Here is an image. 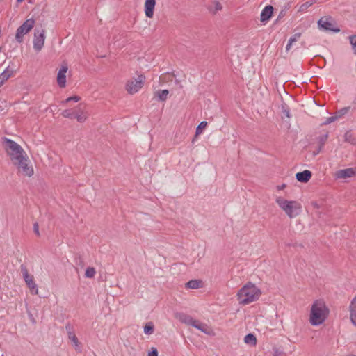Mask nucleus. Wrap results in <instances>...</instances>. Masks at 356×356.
Listing matches in <instances>:
<instances>
[{
  "label": "nucleus",
  "mask_w": 356,
  "mask_h": 356,
  "mask_svg": "<svg viewBox=\"0 0 356 356\" xmlns=\"http://www.w3.org/2000/svg\"><path fill=\"white\" fill-rule=\"evenodd\" d=\"M330 309L323 300H314L310 306L308 321L311 325L317 327L322 325L327 321Z\"/></svg>",
  "instance_id": "nucleus-1"
},
{
  "label": "nucleus",
  "mask_w": 356,
  "mask_h": 356,
  "mask_svg": "<svg viewBox=\"0 0 356 356\" xmlns=\"http://www.w3.org/2000/svg\"><path fill=\"white\" fill-rule=\"evenodd\" d=\"M261 293V289L255 284L248 282L237 291L236 297L238 304L244 306L257 302Z\"/></svg>",
  "instance_id": "nucleus-2"
},
{
  "label": "nucleus",
  "mask_w": 356,
  "mask_h": 356,
  "mask_svg": "<svg viewBox=\"0 0 356 356\" xmlns=\"http://www.w3.org/2000/svg\"><path fill=\"white\" fill-rule=\"evenodd\" d=\"M275 202L289 218H297L302 212V205L298 200L286 199L282 196H275Z\"/></svg>",
  "instance_id": "nucleus-3"
},
{
  "label": "nucleus",
  "mask_w": 356,
  "mask_h": 356,
  "mask_svg": "<svg viewBox=\"0 0 356 356\" xmlns=\"http://www.w3.org/2000/svg\"><path fill=\"white\" fill-rule=\"evenodd\" d=\"M3 145L12 165L28 155L20 145L10 139L4 138Z\"/></svg>",
  "instance_id": "nucleus-4"
},
{
  "label": "nucleus",
  "mask_w": 356,
  "mask_h": 356,
  "mask_svg": "<svg viewBox=\"0 0 356 356\" xmlns=\"http://www.w3.org/2000/svg\"><path fill=\"white\" fill-rule=\"evenodd\" d=\"M61 115L66 118L76 119L79 123L85 122L88 118V113L83 104H79L74 108L65 109Z\"/></svg>",
  "instance_id": "nucleus-5"
},
{
  "label": "nucleus",
  "mask_w": 356,
  "mask_h": 356,
  "mask_svg": "<svg viewBox=\"0 0 356 356\" xmlns=\"http://www.w3.org/2000/svg\"><path fill=\"white\" fill-rule=\"evenodd\" d=\"M146 77L142 72H138L136 76L132 77L125 82L124 90L131 95L138 92L144 86Z\"/></svg>",
  "instance_id": "nucleus-6"
},
{
  "label": "nucleus",
  "mask_w": 356,
  "mask_h": 356,
  "mask_svg": "<svg viewBox=\"0 0 356 356\" xmlns=\"http://www.w3.org/2000/svg\"><path fill=\"white\" fill-rule=\"evenodd\" d=\"M17 173L22 177H31L34 175V168L29 156L13 164Z\"/></svg>",
  "instance_id": "nucleus-7"
},
{
  "label": "nucleus",
  "mask_w": 356,
  "mask_h": 356,
  "mask_svg": "<svg viewBox=\"0 0 356 356\" xmlns=\"http://www.w3.org/2000/svg\"><path fill=\"white\" fill-rule=\"evenodd\" d=\"M35 24V19L33 18H29L17 28L15 36L17 42L22 43L24 41V36L31 31Z\"/></svg>",
  "instance_id": "nucleus-8"
},
{
  "label": "nucleus",
  "mask_w": 356,
  "mask_h": 356,
  "mask_svg": "<svg viewBox=\"0 0 356 356\" xmlns=\"http://www.w3.org/2000/svg\"><path fill=\"white\" fill-rule=\"evenodd\" d=\"M21 272L26 284L30 290L31 294L38 295V289L34 280L33 275L29 273L28 269L25 266H22Z\"/></svg>",
  "instance_id": "nucleus-9"
},
{
  "label": "nucleus",
  "mask_w": 356,
  "mask_h": 356,
  "mask_svg": "<svg viewBox=\"0 0 356 356\" xmlns=\"http://www.w3.org/2000/svg\"><path fill=\"white\" fill-rule=\"evenodd\" d=\"M68 70L67 63L63 62L57 71L56 83L60 88H65L66 87Z\"/></svg>",
  "instance_id": "nucleus-10"
},
{
  "label": "nucleus",
  "mask_w": 356,
  "mask_h": 356,
  "mask_svg": "<svg viewBox=\"0 0 356 356\" xmlns=\"http://www.w3.org/2000/svg\"><path fill=\"white\" fill-rule=\"evenodd\" d=\"M318 26L320 29L324 31H331L338 33L340 29L335 26L334 19L331 17L325 16L321 17L318 22Z\"/></svg>",
  "instance_id": "nucleus-11"
},
{
  "label": "nucleus",
  "mask_w": 356,
  "mask_h": 356,
  "mask_svg": "<svg viewBox=\"0 0 356 356\" xmlns=\"http://www.w3.org/2000/svg\"><path fill=\"white\" fill-rule=\"evenodd\" d=\"M45 30H35L33 45L36 52L40 51L44 46L45 42Z\"/></svg>",
  "instance_id": "nucleus-12"
},
{
  "label": "nucleus",
  "mask_w": 356,
  "mask_h": 356,
  "mask_svg": "<svg viewBox=\"0 0 356 356\" xmlns=\"http://www.w3.org/2000/svg\"><path fill=\"white\" fill-rule=\"evenodd\" d=\"M334 177L337 179H349L356 177V168H348L340 169L335 172Z\"/></svg>",
  "instance_id": "nucleus-13"
},
{
  "label": "nucleus",
  "mask_w": 356,
  "mask_h": 356,
  "mask_svg": "<svg viewBox=\"0 0 356 356\" xmlns=\"http://www.w3.org/2000/svg\"><path fill=\"white\" fill-rule=\"evenodd\" d=\"M273 11L274 8L272 6L268 5L265 6L260 14L261 23H262L264 25L266 24L271 19L273 15Z\"/></svg>",
  "instance_id": "nucleus-14"
},
{
  "label": "nucleus",
  "mask_w": 356,
  "mask_h": 356,
  "mask_svg": "<svg viewBox=\"0 0 356 356\" xmlns=\"http://www.w3.org/2000/svg\"><path fill=\"white\" fill-rule=\"evenodd\" d=\"M17 70L8 66L0 74V87H1L10 78L15 76Z\"/></svg>",
  "instance_id": "nucleus-15"
},
{
  "label": "nucleus",
  "mask_w": 356,
  "mask_h": 356,
  "mask_svg": "<svg viewBox=\"0 0 356 356\" xmlns=\"http://www.w3.org/2000/svg\"><path fill=\"white\" fill-rule=\"evenodd\" d=\"M156 0H145L144 2V13L147 18H152L154 15Z\"/></svg>",
  "instance_id": "nucleus-16"
},
{
  "label": "nucleus",
  "mask_w": 356,
  "mask_h": 356,
  "mask_svg": "<svg viewBox=\"0 0 356 356\" xmlns=\"http://www.w3.org/2000/svg\"><path fill=\"white\" fill-rule=\"evenodd\" d=\"M191 325L195 327L196 329L200 330L205 334H211L212 333V330L207 324L203 323L197 320L193 319Z\"/></svg>",
  "instance_id": "nucleus-17"
},
{
  "label": "nucleus",
  "mask_w": 356,
  "mask_h": 356,
  "mask_svg": "<svg viewBox=\"0 0 356 356\" xmlns=\"http://www.w3.org/2000/svg\"><path fill=\"white\" fill-rule=\"evenodd\" d=\"M312 173L310 170H305L296 174L297 180L302 183H307L312 178Z\"/></svg>",
  "instance_id": "nucleus-18"
},
{
  "label": "nucleus",
  "mask_w": 356,
  "mask_h": 356,
  "mask_svg": "<svg viewBox=\"0 0 356 356\" xmlns=\"http://www.w3.org/2000/svg\"><path fill=\"white\" fill-rule=\"evenodd\" d=\"M348 308L350 319L352 323L356 326V296L351 300Z\"/></svg>",
  "instance_id": "nucleus-19"
},
{
  "label": "nucleus",
  "mask_w": 356,
  "mask_h": 356,
  "mask_svg": "<svg viewBox=\"0 0 356 356\" xmlns=\"http://www.w3.org/2000/svg\"><path fill=\"white\" fill-rule=\"evenodd\" d=\"M168 90H158L154 92V98L158 101L165 102L168 97Z\"/></svg>",
  "instance_id": "nucleus-20"
},
{
  "label": "nucleus",
  "mask_w": 356,
  "mask_h": 356,
  "mask_svg": "<svg viewBox=\"0 0 356 356\" xmlns=\"http://www.w3.org/2000/svg\"><path fill=\"white\" fill-rule=\"evenodd\" d=\"M203 286L202 282L200 280H191L186 283L185 286L190 289H197Z\"/></svg>",
  "instance_id": "nucleus-21"
},
{
  "label": "nucleus",
  "mask_w": 356,
  "mask_h": 356,
  "mask_svg": "<svg viewBox=\"0 0 356 356\" xmlns=\"http://www.w3.org/2000/svg\"><path fill=\"white\" fill-rule=\"evenodd\" d=\"M243 341L246 345L251 346V347L256 346V345L257 343V339L256 336L251 333L245 335Z\"/></svg>",
  "instance_id": "nucleus-22"
},
{
  "label": "nucleus",
  "mask_w": 356,
  "mask_h": 356,
  "mask_svg": "<svg viewBox=\"0 0 356 356\" xmlns=\"http://www.w3.org/2000/svg\"><path fill=\"white\" fill-rule=\"evenodd\" d=\"M176 318L180 322L184 323L187 324V325H191V323L193 321V319L191 316H187V315L184 314H177Z\"/></svg>",
  "instance_id": "nucleus-23"
},
{
  "label": "nucleus",
  "mask_w": 356,
  "mask_h": 356,
  "mask_svg": "<svg viewBox=\"0 0 356 356\" xmlns=\"http://www.w3.org/2000/svg\"><path fill=\"white\" fill-rule=\"evenodd\" d=\"M68 339L72 342L73 346L75 348H78L79 347L80 343L74 332H72V331L68 332Z\"/></svg>",
  "instance_id": "nucleus-24"
},
{
  "label": "nucleus",
  "mask_w": 356,
  "mask_h": 356,
  "mask_svg": "<svg viewBox=\"0 0 356 356\" xmlns=\"http://www.w3.org/2000/svg\"><path fill=\"white\" fill-rule=\"evenodd\" d=\"M301 33H294L289 40V42L286 47V50L289 51L291 48L292 44L297 42L298 39L300 38Z\"/></svg>",
  "instance_id": "nucleus-25"
},
{
  "label": "nucleus",
  "mask_w": 356,
  "mask_h": 356,
  "mask_svg": "<svg viewBox=\"0 0 356 356\" xmlns=\"http://www.w3.org/2000/svg\"><path fill=\"white\" fill-rule=\"evenodd\" d=\"M222 5L218 1H213L209 6V10L213 14H216L218 11L221 10Z\"/></svg>",
  "instance_id": "nucleus-26"
},
{
  "label": "nucleus",
  "mask_w": 356,
  "mask_h": 356,
  "mask_svg": "<svg viewBox=\"0 0 356 356\" xmlns=\"http://www.w3.org/2000/svg\"><path fill=\"white\" fill-rule=\"evenodd\" d=\"M143 329L145 334L150 335L154 332V325L152 322H148L144 325Z\"/></svg>",
  "instance_id": "nucleus-27"
},
{
  "label": "nucleus",
  "mask_w": 356,
  "mask_h": 356,
  "mask_svg": "<svg viewBox=\"0 0 356 356\" xmlns=\"http://www.w3.org/2000/svg\"><path fill=\"white\" fill-rule=\"evenodd\" d=\"M207 127V122L206 121H202L200 124L197 127L195 130V136H198L202 134V131Z\"/></svg>",
  "instance_id": "nucleus-28"
},
{
  "label": "nucleus",
  "mask_w": 356,
  "mask_h": 356,
  "mask_svg": "<svg viewBox=\"0 0 356 356\" xmlns=\"http://www.w3.org/2000/svg\"><path fill=\"white\" fill-rule=\"evenodd\" d=\"M96 275V270L93 267H88L86 270L85 276L87 278H93Z\"/></svg>",
  "instance_id": "nucleus-29"
},
{
  "label": "nucleus",
  "mask_w": 356,
  "mask_h": 356,
  "mask_svg": "<svg viewBox=\"0 0 356 356\" xmlns=\"http://www.w3.org/2000/svg\"><path fill=\"white\" fill-rule=\"evenodd\" d=\"M314 3V1H307L302 5L300 6L298 11L304 13L305 12L310 6H312Z\"/></svg>",
  "instance_id": "nucleus-30"
},
{
  "label": "nucleus",
  "mask_w": 356,
  "mask_h": 356,
  "mask_svg": "<svg viewBox=\"0 0 356 356\" xmlns=\"http://www.w3.org/2000/svg\"><path fill=\"white\" fill-rule=\"evenodd\" d=\"M80 100H81V97L79 96L74 95V96H72V97H70L67 98L65 100L63 101L62 104H69L71 102H78Z\"/></svg>",
  "instance_id": "nucleus-31"
},
{
  "label": "nucleus",
  "mask_w": 356,
  "mask_h": 356,
  "mask_svg": "<svg viewBox=\"0 0 356 356\" xmlns=\"http://www.w3.org/2000/svg\"><path fill=\"white\" fill-rule=\"evenodd\" d=\"M350 42L351 44L354 53L356 54V35H353L350 37Z\"/></svg>",
  "instance_id": "nucleus-32"
},
{
  "label": "nucleus",
  "mask_w": 356,
  "mask_h": 356,
  "mask_svg": "<svg viewBox=\"0 0 356 356\" xmlns=\"http://www.w3.org/2000/svg\"><path fill=\"white\" fill-rule=\"evenodd\" d=\"M287 187V185L285 183H283V184H278L275 186V189L277 191H284L286 188Z\"/></svg>",
  "instance_id": "nucleus-33"
},
{
  "label": "nucleus",
  "mask_w": 356,
  "mask_h": 356,
  "mask_svg": "<svg viewBox=\"0 0 356 356\" xmlns=\"http://www.w3.org/2000/svg\"><path fill=\"white\" fill-rule=\"evenodd\" d=\"M33 232L37 236H40V234L39 232V225L38 222H35L33 225Z\"/></svg>",
  "instance_id": "nucleus-34"
},
{
  "label": "nucleus",
  "mask_w": 356,
  "mask_h": 356,
  "mask_svg": "<svg viewBox=\"0 0 356 356\" xmlns=\"http://www.w3.org/2000/svg\"><path fill=\"white\" fill-rule=\"evenodd\" d=\"M338 118V116L337 115H335V116H332V117H330L328 118L326 121L324 122L325 124H330L334 121H335Z\"/></svg>",
  "instance_id": "nucleus-35"
},
{
  "label": "nucleus",
  "mask_w": 356,
  "mask_h": 356,
  "mask_svg": "<svg viewBox=\"0 0 356 356\" xmlns=\"http://www.w3.org/2000/svg\"><path fill=\"white\" fill-rule=\"evenodd\" d=\"M148 356H158V351L157 350L152 347L149 352L148 353Z\"/></svg>",
  "instance_id": "nucleus-36"
},
{
  "label": "nucleus",
  "mask_w": 356,
  "mask_h": 356,
  "mask_svg": "<svg viewBox=\"0 0 356 356\" xmlns=\"http://www.w3.org/2000/svg\"><path fill=\"white\" fill-rule=\"evenodd\" d=\"M348 108H344L343 109H342L341 111H340V113H341V114H344V113H347V112H348Z\"/></svg>",
  "instance_id": "nucleus-37"
},
{
  "label": "nucleus",
  "mask_w": 356,
  "mask_h": 356,
  "mask_svg": "<svg viewBox=\"0 0 356 356\" xmlns=\"http://www.w3.org/2000/svg\"><path fill=\"white\" fill-rule=\"evenodd\" d=\"M273 356H284V355H283V353H282L276 352V353H275V354L273 355Z\"/></svg>",
  "instance_id": "nucleus-38"
},
{
  "label": "nucleus",
  "mask_w": 356,
  "mask_h": 356,
  "mask_svg": "<svg viewBox=\"0 0 356 356\" xmlns=\"http://www.w3.org/2000/svg\"><path fill=\"white\" fill-rule=\"evenodd\" d=\"M286 115L287 117H289V111H286Z\"/></svg>",
  "instance_id": "nucleus-39"
},
{
  "label": "nucleus",
  "mask_w": 356,
  "mask_h": 356,
  "mask_svg": "<svg viewBox=\"0 0 356 356\" xmlns=\"http://www.w3.org/2000/svg\"><path fill=\"white\" fill-rule=\"evenodd\" d=\"M348 356H356V355H349Z\"/></svg>",
  "instance_id": "nucleus-40"
}]
</instances>
